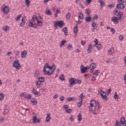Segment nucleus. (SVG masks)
<instances>
[{"label": "nucleus", "mask_w": 126, "mask_h": 126, "mask_svg": "<svg viewBox=\"0 0 126 126\" xmlns=\"http://www.w3.org/2000/svg\"><path fill=\"white\" fill-rule=\"evenodd\" d=\"M56 70V65L53 64L51 66L49 65L48 63H46L44 65V67L43 70V72H44L45 75H52L54 72Z\"/></svg>", "instance_id": "nucleus-1"}, {"label": "nucleus", "mask_w": 126, "mask_h": 126, "mask_svg": "<svg viewBox=\"0 0 126 126\" xmlns=\"http://www.w3.org/2000/svg\"><path fill=\"white\" fill-rule=\"evenodd\" d=\"M101 108L100 105L99 104V102L98 101H96V100H92L90 103V111H97V110H99Z\"/></svg>", "instance_id": "nucleus-2"}, {"label": "nucleus", "mask_w": 126, "mask_h": 126, "mask_svg": "<svg viewBox=\"0 0 126 126\" xmlns=\"http://www.w3.org/2000/svg\"><path fill=\"white\" fill-rule=\"evenodd\" d=\"M13 66L15 68L16 70H20L21 69V65L19 63V60H15L13 63Z\"/></svg>", "instance_id": "nucleus-3"}, {"label": "nucleus", "mask_w": 126, "mask_h": 126, "mask_svg": "<svg viewBox=\"0 0 126 126\" xmlns=\"http://www.w3.org/2000/svg\"><path fill=\"white\" fill-rule=\"evenodd\" d=\"M1 11H2L4 14H8L10 11L9 6L5 4L2 5L1 7Z\"/></svg>", "instance_id": "nucleus-4"}, {"label": "nucleus", "mask_w": 126, "mask_h": 126, "mask_svg": "<svg viewBox=\"0 0 126 126\" xmlns=\"http://www.w3.org/2000/svg\"><path fill=\"white\" fill-rule=\"evenodd\" d=\"M114 14L118 16L117 17L118 20H121L122 18L123 17V15H124V13H123V12L120 11L119 12L117 10L114 11Z\"/></svg>", "instance_id": "nucleus-5"}, {"label": "nucleus", "mask_w": 126, "mask_h": 126, "mask_svg": "<svg viewBox=\"0 0 126 126\" xmlns=\"http://www.w3.org/2000/svg\"><path fill=\"white\" fill-rule=\"evenodd\" d=\"M98 93L100 94L101 97L103 100H107V93H106L102 89L98 91Z\"/></svg>", "instance_id": "nucleus-6"}, {"label": "nucleus", "mask_w": 126, "mask_h": 126, "mask_svg": "<svg viewBox=\"0 0 126 126\" xmlns=\"http://www.w3.org/2000/svg\"><path fill=\"white\" fill-rule=\"evenodd\" d=\"M64 25V23L63 21H60L54 23V27L57 28L58 27L60 28H63V26Z\"/></svg>", "instance_id": "nucleus-7"}, {"label": "nucleus", "mask_w": 126, "mask_h": 126, "mask_svg": "<svg viewBox=\"0 0 126 126\" xmlns=\"http://www.w3.org/2000/svg\"><path fill=\"white\" fill-rule=\"evenodd\" d=\"M32 122L33 124H40L41 123V118H38V117L35 115L32 118Z\"/></svg>", "instance_id": "nucleus-8"}, {"label": "nucleus", "mask_w": 126, "mask_h": 126, "mask_svg": "<svg viewBox=\"0 0 126 126\" xmlns=\"http://www.w3.org/2000/svg\"><path fill=\"white\" fill-rule=\"evenodd\" d=\"M32 93L34 95L35 97L41 96V93L37 91L35 88H33L32 91Z\"/></svg>", "instance_id": "nucleus-9"}, {"label": "nucleus", "mask_w": 126, "mask_h": 126, "mask_svg": "<svg viewBox=\"0 0 126 126\" xmlns=\"http://www.w3.org/2000/svg\"><path fill=\"white\" fill-rule=\"evenodd\" d=\"M69 87H72L74 84H75V78H71V79H69Z\"/></svg>", "instance_id": "nucleus-10"}, {"label": "nucleus", "mask_w": 126, "mask_h": 126, "mask_svg": "<svg viewBox=\"0 0 126 126\" xmlns=\"http://www.w3.org/2000/svg\"><path fill=\"white\" fill-rule=\"evenodd\" d=\"M125 5H124V3H118L116 5V8L117 9H120V10H123V9H125Z\"/></svg>", "instance_id": "nucleus-11"}, {"label": "nucleus", "mask_w": 126, "mask_h": 126, "mask_svg": "<svg viewBox=\"0 0 126 126\" xmlns=\"http://www.w3.org/2000/svg\"><path fill=\"white\" fill-rule=\"evenodd\" d=\"M26 19V16H24L22 18L21 23H20V27H23V26L25 25V24L26 23V21H25Z\"/></svg>", "instance_id": "nucleus-12"}, {"label": "nucleus", "mask_w": 126, "mask_h": 126, "mask_svg": "<svg viewBox=\"0 0 126 126\" xmlns=\"http://www.w3.org/2000/svg\"><path fill=\"white\" fill-rule=\"evenodd\" d=\"M87 69H89V67H85L83 65H81V73H85L87 71Z\"/></svg>", "instance_id": "nucleus-13"}, {"label": "nucleus", "mask_w": 126, "mask_h": 126, "mask_svg": "<svg viewBox=\"0 0 126 126\" xmlns=\"http://www.w3.org/2000/svg\"><path fill=\"white\" fill-rule=\"evenodd\" d=\"M111 21L113 22L114 24L117 25L119 24V20H118V18L116 16L112 17Z\"/></svg>", "instance_id": "nucleus-14"}, {"label": "nucleus", "mask_w": 126, "mask_h": 126, "mask_svg": "<svg viewBox=\"0 0 126 126\" xmlns=\"http://www.w3.org/2000/svg\"><path fill=\"white\" fill-rule=\"evenodd\" d=\"M41 75V72H40V70L36 69L35 70L34 73V77L35 78H38Z\"/></svg>", "instance_id": "nucleus-15"}, {"label": "nucleus", "mask_w": 126, "mask_h": 126, "mask_svg": "<svg viewBox=\"0 0 126 126\" xmlns=\"http://www.w3.org/2000/svg\"><path fill=\"white\" fill-rule=\"evenodd\" d=\"M29 27H32V28L37 29V24L32 23V22H30L28 24Z\"/></svg>", "instance_id": "nucleus-16"}, {"label": "nucleus", "mask_w": 126, "mask_h": 126, "mask_svg": "<svg viewBox=\"0 0 126 126\" xmlns=\"http://www.w3.org/2000/svg\"><path fill=\"white\" fill-rule=\"evenodd\" d=\"M61 13H62L61 11V8H57L56 12L54 14L55 17L57 18V17H58V15H59V14H61Z\"/></svg>", "instance_id": "nucleus-17"}, {"label": "nucleus", "mask_w": 126, "mask_h": 126, "mask_svg": "<svg viewBox=\"0 0 126 126\" xmlns=\"http://www.w3.org/2000/svg\"><path fill=\"white\" fill-rule=\"evenodd\" d=\"M38 17H37V16L34 15L32 16V23H36V21H38Z\"/></svg>", "instance_id": "nucleus-18"}, {"label": "nucleus", "mask_w": 126, "mask_h": 126, "mask_svg": "<svg viewBox=\"0 0 126 126\" xmlns=\"http://www.w3.org/2000/svg\"><path fill=\"white\" fill-rule=\"evenodd\" d=\"M21 55L22 59H25V58H26V56H27V51L24 50L21 52Z\"/></svg>", "instance_id": "nucleus-19"}, {"label": "nucleus", "mask_w": 126, "mask_h": 126, "mask_svg": "<svg viewBox=\"0 0 126 126\" xmlns=\"http://www.w3.org/2000/svg\"><path fill=\"white\" fill-rule=\"evenodd\" d=\"M51 121V114H47L45 118L46 123H49Z\"/></svg>", "instance_id": "nucleus-20"}, {"label": "nucleus", "mask_w": 126, "mask_h": 126, "mask_svg": "<svg viewBox=\"0 0 126 126\" xmlns=\"http://www.w3.org/2000/svg\"><path fill=\"white\" fill-rule=\"evenodd\" d=\"M45 14H46V15H49V16H51V15H52V12L51 11V10H50L49 7L46 8L45 10Z\"/></svg>", "instance_id": "nucleus-21"}, {"label": "nucleus", "mask_w": 126, "mask_h": 126, "mask_svg": "<svg viewBox=\"0 0 126 126\" xmlns=\"http://www.w3.org/2000/svg\"><path fill=\"white\" fill-rule=\"evenodd\" d=\"M77 120L79 123L82 121V114H81V113L78 114L77 116Z\"/></svg>", "instance_id": "nucleus-22"}, {"label": "nucleus", "mask_w": 126, "mask_h": 126, "mask_svg": "<svg viewBox=\"0 0 126 126\" xmlns=\"http://www.w3.org/2000/svg\"><path fill=\"white\" fill-rule=\"evenodd\" d=\"M93 48V45H92V44H90L89 46H88V48L87 50V52L89 54H90L92 52V49Z\"/></svg>", "instance_id": "nucleus-23"}, {"label": "nucleus", "mask_w": 126, "mask_h": 126, "mask_svg": "<svg viewBox=\"0 0 126 126\" xmlns=\"http://www.w3.org/2000/svg\"><path fill=\"white\" fill-rule=\"evenodd\" d=\"M31 102L32 105H37L38 101L36 100L35 98H32L31 99Z\"/></svg>", "instance_id": "nucleus-24"}, {"label": "nucleus", "mask_w": 126, "mask_h": 126, "mask_svg": "<svg viewBox=\"0 0 126 126\" xmlns=\"http://www.w3.org/2000/svg\"><path fill=\"white\" fill-rule=\"evenodd\" d=\"M88 67L92 70V69H94L96 68V63H92Z\"/></svg>", "instance_id": "nucleus-25"}, {"label": "nucleus", "mask_w": 126, "mask_h": 126, "mask_svg": "<svg viewBox=\"0 0 126 126\" xmlns=\"http://www.w3.org/2000/svg\"><path fill=\"white\" fill-rule=\"evenodd\" d=\"M109 55H113L115 53V49L114 48H111L108 50Z\"/></svg>", "instance_id": "nucleus-26"}, {"label": "nucleus", "mask_w": 126, "mask_h": 126, "mask_svg": "<svg viewBox=\"0 0 126 126\" xmlns=\"http://www.w3.org/2000/svg\"><path fill=\"white\" fill-rule=\"evenodd\" d=\"M2 29L3 31L5 32H7V31H9V26H5L2 27Z\"/></svg>", "instance_id": "nucleus-27"}, {"label": "nucleus", "mask_w": 126, "mask_h": 126, "mask_svg": "<svg viewBox=\"0 0 126 126\" xmlns=\"http://www.w3.org/2000/svg\"><path fill=\"white\" fill-rule=\"evenodd\" d=\"M38 81L41 83H44L45 82V78L43 77H40L38 78Z\"/></svg>", "instance_id": "nucleus-28"}, {"label": "nucleus", "mask_w": 126, "mask_h": 126, "mask_svg": "<svg viewBox=\"0 0 126 126\" xmlns=\"http://www.w3.org/2000/svg\"><path fill=\"white\" fill-rule=\"evenodd\" d=\"M63 32L64 33V35L65 36H67V35H68V32H67V27H65L64 28H63V29L62 30Z\"/></svg>", "instance_id": "nucleus-29"}, {"label": "nucleus", "mask_w": 126, "mask_h": 126, "mask_svg": "<svg viewBox=\"0 0 126 126\" xmlns=\"http://www.w3.org/2000/svg\"><path fill=\"white\" fill-rule=\"evenodd\" d=\"M35 85L37 87V89L40 88V87H41V86H42V83L38 82V81H37L35 82Z\"/></svg>", "instance_id": "nucleus-30"}, {"label": "nucleus", "mask_w": 126, "mask_h": 126, "mask_svg": "<svg viewBox=\"0 0 126 126\" xmlns=\"http://www.w3.org/2000/svg\"><path fill=\"white\" fill-rule=\"evenodd\" d=\"M92 19V18L91 17V16H89L85 18V21L86 22H91Z\"/></svg>", "instance_id": "nucleus-31"}, {"label": "nucleus", "mask_w": 126, "mask_h": 126, "mask_svg": "<svg viewBox=\"0 0 126 126\" xmlns=\"http://www.w3.org/2000/svg\"><path fill=\"white\" fill-rule=\"evenodd\" d=\"M25 3L26 6H27V7H29V6H30V4H31V1L30 0H25Z\"/></svg>", "instance_id": "nucleus-32"}, {"label": "nucleus", "mask_w": 126, "mask_h": 126, "mask_svg": "<svg viewBox=\"0 0 126 126\" xmlns=\"http://www.w3.org/2000/svg\"><path fill=\"white\" fill-rule=\"evenodd\" d=\"M71 17V15L70 13L68 12L66 14L65 18L66 20H69L70 19V17Z\"/></svg>", "instance_id": "nucleus-33"}, {"label": "nucleus", "mask_w": 126, "mask_h": 126, "mask_svg": "<svg viewBox=\"0 0 126 126\" xmlns=\"http://www.w3.org/2000/svg\"><path fill=\"white\" fill-rule=\"evenodd\" d=\"M32 98V95L30 94H28L25 96V98L27 99V100H30Z\"/></svg>", "instance_id": "nucleus-34"}, {"label": "nucleus", "mask_w": 126, "mask_h": 126, "mask_svg": "<svg viewBox=\"0 0 126 126\" xmlns=\"http://www.w3.org/2000/svg\"><path fill=\"white\" fill-rule=\"evenodd\" d=\"M65 43H66V40H62V42H61V43L60 44V47H61V48H62V47H63Z\"/></svg>", "instance_id": "nucleus-35"}, {"label": "nucleus", "mask_w": 126, "mask_h": 126, "mask_svg": "<svg viewBox=\"0 0 126 126\" xmlns=\"http://www.w3.org/2000/svg\"><path fill=\"white\" fill-rule=\"evenodd\" d=\"M120 122L122 125H125L126 124V119L124 117H123L121 119Z\"/></svg>", "instance_id": "nucleus-36"}, {"label": "nucleus", "mask_w": 126, "mask_h": 126, "mask_svg": "<svg viewBox=\"0 0 126 126\" xmlns=\"http://www.w3.org/2000/svg\"><path fill=\"white\" fill-rule=\"evenodd\" d=\"M82 82L81 80H78L75 78V84H81Z\"/></svg>", "instance_id": "nucleus-37"}, {"label": "nucleus", "mask_w": 126, "mask_h": 126, "mask_svg": "<svg viewBox=\"0 0 126 126\" xmlns=\"http://www.w3.org/2000/svg\"><path fill=\"white\" fill-rule=\"evenodd\" d=\"M100 74V70H96L94 71V72L93 73L94 75H96V76H98Z\"/></svg>", "instance_id": "nucleus-38"}, {"label": "nucleus", "mask_w": 126, "mask_h": 126, "mask_svg": "<svg viewBox=\"0 0 126 126\" xmlns=\"http://www.w3.org/2000/svg\"><path fill=\"white\" fill-rule=\"evenodd\" d=\"M80 101H83V99H84V95H83V94H81L79 96Z\"/></svg>", "instance_id": "nucleus-39"}, {"label": "nucleus", "mask_w": 126, "mask_h": 126, "mask_svg": "<svg viewBox=\"0 0 126 126\" xmlns=\"http://www.w3.org/2000/svg\"><path fill=\"white\" fill-rule=\"evenodd\" d=\"M99 2L100 3L101 7H103L105 5V2L103 0H98Z\"/></svg>", "instance_id": "nucleus-40"}, {"label": "nucleus", "mask_w": 126, "mask_h": 126, "mask_svg": "<svg viewBox=\"0 0 126 126\" xmlns=\"http://www.w3.org/2000/svg\"><path fill=\"white\" fill-rule=\"evenodd\" d=\"M21 17H22V14L18 15V16L15 19V21H19Z\"/></svg>", "instance_id": "nucleus-41"}, {"label": "nucleus", "mask_w": 126, "mask_h": 126, "mask_svg": "<svg viewBox=\"0 0 126 126\" xmlns=\"http://www.w3.org/2000/svg\"><path fill=\"white\" fill-rule=\"evenodd\" d=\"M59 79L62 81H64L65 80V78H64V75L63 74L60 77Z\"/></svg>", "instance_id": "nucleus-42"}, {"label": "nucleus", "mask_w": 126, "mask_h": 126, "mask_svg": "<svg viewBox=\"0 0 126 126\" xmlns=\"http://www.w3.org/2000/svg\"><path fill=\"white\" fill-rule=\"evenodd\" d=\"M3 99H4V94L2 93L0 94V101H3Z\"/></svg>", "instance_id": "nucleus-43"}, {"label": "nucleus", "mask_w": 126, "mask_h": 126, "mask_svg": "<svg viewBox=\"0 0 126 126\" xmlns=\"http://www.w3.org/2000/svg\"><path fill=\"white\" fill-rule=\"evenodd\" d=\"M67 100L68 101V102H70L71 101H75V98H74V97H68L67 98Z\"/></svg>", "instance_id": "nucleus-44"}, {"label": "nucleus", "mask_w": 126, "mask_h": 126, "mask_svg": "<svg viewBox=\"0 0 126 126\" xmlns=\"http://www.w3.org/2000/svg\"><path fill=\"white\" fill-rule=\"evenodd\" d=\"M79 19H84V15H83V14H82V13H80L79 14Z\"/></svg>", "instance_id": "nucleus-45"}, {"label": "nucleus", "mask_w": 126, "mask_h": 126, "mask_svg": "<svg viewBox=\"0 0 126 126\" xmlns=\"http://www.w3.org/2000/svg\"><path fill=\"white\" fill-rule=\"evenodd\" d=\"M114 98L115 100H119V95H118V93H117V92L115 93Z\"/></svg>", "instance_id": "nucleus-46"}, {"label": "nucleus", "mask_w": 126, "mask_h": 126, "mask_svg": "<svg viewBox=\"0 0 126 126\" xmlns=\"http://www.w3.org/2000/svg\"><path fill=\"white\" fill-rule=\"evenodd\" d=\"M37 26H42L43 25V22H42L41 21L39 20V19L37 20Z\"/></svg>", "instance_id": "nucleus-47"}, {"label": "nucleus", "mask_w": 126, "mask_h": 126, "mask_svg": "<svg viewBox=\"0 0 126 126\" xmlns=\"http://www.w3.org/2000/svg\"><path fill=\"white\" fill-rule=\"evenodd\" d=\"M66 49L68 50H72V45L68 44V45L66 47Z\"/></svg>", "instance_id": "nucleus-48"}, {"label": "nucleus", "mask_w": 126, "mask_h": 126, "mask_svg": "<svg viewBox=\"0 0 126 126\" xmlns=\"http://www.w3.org/2000/svg\"><path fill=\"white\" fill-rule=\"evenodd\" d=\"M97 24L95 22H93L92 24V27L93 28H97Z\"/></svg>", "instance_id": "nucleus-49"}, {"label": "nucleus", "mask_w": 126, "mask_h": 126, "mask_svg": "<svg viewBox=\"0 0 126 126\" xmlns=\"http://www.w3.org/2000/svg\"><path fill=\"white\" fill-rule=\"evenodd\" d=\"M77 32H78V28L77 27V26L75 27L74 28V33H77Z\"/></svg>", "instance_id": "nucleus-50"}, {"label": "nucleus", "mask_w": 126, "mask_h": 126, "mask_svg": "<svg viewBox=\"0 0 126 126\" xmlns=\"http://www.w3.org/2000/svg\"><path fill=\"white\" fill-rule=\"evenodd\" d=\"M86 12L88 16H90V10L89 9H86Z\"/></svg>", "instance_id": "nucleus-51"}, {"label": "nucleus", "mask_w": 126, "mask_h": 126, "mask_svg": "<svg viewBox=\"0 0 126 126\" xmlns=\"http://www.w3.org/2000/svg\"><path fill=\"white\" fill-rule=\"evenodd\" d=\"M83 102V101H82V100H80V102H78V103H77L78 107H81V106H82Z\"/></svg>", "instance_id": "nucleus-52"}, {"label": "nucleus", "mask_w": 126, "mask_h": 126, "mask_svg": "<svg viewBox=\"0 0 126 126\" xmlns=\"http://www.w3.org/2000/svg\"><path fill=\"white\" fill-rule=\"evenodd\" d=\"M124 35H121L119 36V41H123V40H124Z\"/></svg>", "instance_id": "nucleus-53"}, {"label": "nucleus", "mask_w": 126, "mask_h": 126, "mask_svg": "<svg viewBox=\"0 0 126 126\" xmlns=\"http://www.w3.org/2000/svg\"><path fill=\"white\" fill-rule=\"evenodd\" d=\"M69 120L70 122H74V118L73 117V116H71L69 118Z\"/></svg>", "instance_id": "nucleus-54"}, {"label": "nucleus", "mask_w": 126, "mask_h": 126, "mask_svg": "<svg viewBox=\"0 0 126 126\" xmlns=\"http://www.w3.org/2000/svg\"><path fill=\"white\" fill-rule=\"evenodd\" d=\"M114 4H111L108 5V8L112 9L113 8V7H114Z\"/></svg>", "instance_id": "nucleus-55"}, {"label": "nucleus", "mask_w": 126, "mask_h": 126, "mask_svg": "<svg viewBox=\"0 0 126 126\" xmlns=\"http://www.w3.org/2000/svg\"><path fill=\"white\" fill-rule=\"evenodd\" d=\"M4 110V111H9V107H8V105H5Z\"/></svg>", "instance_id": "nucleus-56"}, {"label": "nucleus", "mask_w": 126, "mask_h": 126, "mask_svg": "<svg viewBox=\"0 0 126 126\" xmlns=\"http://www.w3.org/2000/svg\"><path fill=\"white\" fill-rule=\"evenodd\" d=\"M115 126H122V125L119 121H117L115 124Z\"/></svg>", "instance_id": "nucleus-57"}, {"label": "nucleus", "mask_w": 126, "mask_h": 126, "mask_svg": "<svg viewBox=\"0 0 126 126\" xmlns=\"http://www.w3.org/2000/svg\"><path fill=\"white\" fill-rule=\"evenodd\" d=\"M102 46L101 44H97V50H100V49H101V47Z\"/></svg>", "instance_id": "nucleus-58"}, {"label": "nucleus", "mask_w": 126, "mask_h": 126, "mask_svg": "<svg viewBox=\"0 0 126 126\" xmlns=\"http://www.w3.org/2000/svg\"><path fill=\"white\" fill-rule=\"evenodd\" d=\"M20 96L21 97H25V96H26V94H25V93H22L20 94Z\"/></svg>", "instance_id": "nucleus-59"}, {"label": "nucleus", "mask_w": 126, "mask_h": 126, "mask_svg": "<svg viewBox=\"0 0 126 126\" xmlns=\"http://www.w3.org/2000/svg\"><path fill=\"white\" fill-rule=\"evenodd\" d=\"M63 108L65 110V111H67V109H68V107H67V105H63Z\"/></svg>", "instance_id": "nucleus-60"}, {"label": "nucleus", "mask_w": 126, "mask_h": 126, "mask_svg": "<svg viewBox=\"0 0 126 126\" xmlns=\"http://www.w3.org/2000/svg\"><path fill=\"white\" fill-rule=\"evenodd\" d=\"M118 2H119V3H125V1L124 0H118Z\"/></svg>", "instance_id": "nucleus-61"}, {"label": "nucleus", "mask_w": 126, "mask_h": 126, "mask_svg": "<svg viewBox=\"0 0 126 126\" xmlns=\"http://www.w3.org/2000/svg\"><path fill=\"white\" fill-rule=\"evenodd\" d=\"M60 100L63 102V100H64V96H62L61 97H60Z\"/></svg>", "instance_id": "nucleus-62"}, {"label": "nucleus", "mask_w": 126, "mask_h": 126, "mask_svg": "<svg viewBox=\"0 0 126 126\" xmlns=\"http://www.w3.org/2000/svg\"><path fill=\"white\" fill-rule=\"evenodd\" d=\"M96 79V77L93 76L92 78V81H95Z\"/></svg>", "instance_id": "nucleus-63"}, {"label": "nucleus", "mask_w": 126, "mask_h": 126, "mask_svg": "<svg viewBox=\"0 0 126 126\" xmlns=\"http://www.w3.org/2000/svg\"><path fill=\"white\" fill-rule=\"evenodd\" d=\"M124 61L125 62L124 63L125 66H126V56L125 57L124 59Z\"/></svg>", "instance_id": "nucleus-64"}]
</instances>
